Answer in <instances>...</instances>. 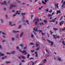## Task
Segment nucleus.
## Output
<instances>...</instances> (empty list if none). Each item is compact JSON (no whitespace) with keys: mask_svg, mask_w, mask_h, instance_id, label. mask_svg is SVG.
<instances>
[{"mask_svg":"<svg viewBox=\"0 0 65 65\" xmlns=\"http://www.w3.org/2000/svg\"><path fill=\"white\" fill-rule=\"evenodd\" d=\"M35 21H36L35 23V25H37V23H38V22H39V19L38 18H35L33 21V22H34Z\"/></svg>","mask_w":65,"mask_h":65,"instance_id":"1","label":"nucleus"},{"mask_svg":"<svg viewBox=\"0 0 65 65\" xmlns=\"http://www.w3.org/2000/svg\"><path fill=\"white\" fill-rule=\"evenodd\" d=\"M19 51H20V52L22 53L23 55H26V54H27V51H26L24 50L23 51H22L21 50H19Z\"/></svg>","mask_w":65,"mask_h":65,"instance_id":"2","label":"nucleus"},{"mask_svg":"<svg viewBox=\"0 0 65 65\" xmlns=\"http://www.w3.org/2000/svg\"><path fill=\"white\" fill-rule=\"evenodd\" d=\"M9 25L10 26H16V24L15 23H14L13 24V22H9Z\"/></svg>","mask_w":65,"mask_h":65,"instance_id":"3","label":"nucleus"},{"mask_svg":"<svg viewBox=\"0 0 65 65\" xmlns=\"http://www.w3.org/2000/svg\"><path fill=\"white\" fill-rule=\"evenodd\" d=\"M0 4H1V5H4V4L6 5H7V3L6 2V1H4L2 3L0 2Z\"/></svg>","mask_w":65,"mask_h":65,"instance_id":"4","label":"nucleus"},{"mask_svg":"<svg viewBox=\"0 0 65 65\" xmlns=\"http://www.w3.org/2000/svg\"><path fill=\"white\" fill-rule=\"evenodd\" d=\"M47 40L49 43H51V44L50 45L51 46H53V44L54 43L53 41H50L48 40Z\"/></svg>","mask_w":65,"mask_h":65,"instance_id":"5","label":"nucleus"},{"mask_svg":"<svg viewBox=\"0 0 65 65\" xmlns=\"http://www.w3.org/2000/svg\"><path fill=\"white\" fill-rule=\"evenodd\" d=\"M21 9H20L19 11H16V12L15 13V14H20V13L19 12H21Z\"/></svg>","mask_w":65,"mask_h":65,"instance_id":"6","label":"nucleus"},{"mask_svg":"<svg viewBox=\"0 0 65 65\" xmlns=\"http://www.w3.org/2000/svg\"><path fill=\"white\" fill-rule=\"evenodd\" d=\"M13 7H16V5H11L10 6V8L11 9V8H12Z\"/></svg>","mask_w":65,"mask_h":65,"instance_id":"7","label":"nucleus"},{"mask_svg":"<svg viewBox=\"0 0 65 65\" xmlns=\"http://www.w3.org/2000/svg\"><path fill=\"white\" fill-rule=\"evenodd\" d=\"M46 62V60L45 59H44L42 61V63H43V64H44L45 62Z\"/></svg>","mask_w":65,"mask_h":65,"instance_id":"8","label":"nucleus"},{"mask_svg":"<svg viewBox=\"0 0 65 65\" xmlns=\"http://www.w3.org/2000/svg\"><path fill=\"white\" fill-rule=\"evenodd\" d=\"M23 32H22L20 34V37H22L23 36Z\"/></svg>","mask_w":65,"mask_h":65,"instance_id":"9","label":"nucleus"},{"mask_svg":"<svg viewBox=\"0 0 65 65\" xmlns=\"http://www.w3.org/2000/svg\"><path fill=\"white\" fill-rule=\"evenodd\" d=\"M34 31H38L37 29L35 27L34 28Z\"/></svg>","mask_w":65,"mask_h":65,"instance_id":"10","label":"nucleus"},{"mask_svg":"<svg viewBox=\"0 0 65 65\" xmlns=\"http://www.w3.org/2000/svg\"><path fill=\"white\" fill-rule=\"evenodd\" d=\"M53 29L55 31H57L58 30V28H54Z\"/></svg>","mask_w":65,"mask_h":65,"instance_id":"11","label":"nucleus"},{"mask_svg":"<svg viewBox=\"0 0 65 65\" xmlns=\"http://www.w3.org/2000/svg\"><path fill=\"white\" fill-rule=\"evenodd\" d=\"M58 5H59V4H55V6H56L57 7V8H59V6H58Z\"/></svg>","mask_w":65,"mask_h":65,"instance_id":"12","label":"nucleus"},{"mask_svg":"<svg viewBox=\"0 0 65 65\" xmlns=\"http://www.w3.org/2000/svg\"><path fill=\"white\" fill-rule=\"evenodd\" d=\"M4 54H2L1 52H0V57H1V56H4Z\"/></svg>","mask_w":65,"mask_h":65,"instance_id":"13","label":"nucleus"},{"mask_svg":"<svg viewBox=\"0 0 65 65\" xmlns=\"http://www.w3.org/2000/svg\"><path fill=\"white\" fill-rule=\"evenodd\" d=\"M19 32V31L18 30H13V33H18V32Z\"/></svg>","mask_w":65,"mask_h":65,"instance_id":"14","label":"nucleus"},{"mask_svg":"<svg viewBox=\"0 0 65 65\" xmlns=\"http://www.w3.org/2000/svg\"><path fill=\"white\" fill-rule=\"evenodd\" d=\"M65 2H64L63 4H62V6H61L62 7H63V6H64V5H65Z\"/></svg>","mask_w":65,"mask_h":65,"instance_id":"15","label":"nucleus"},{"mask_svg":"<svg viewBox=\"0 0 65 65\" xmlns=\"http://www.w3.org/2000/svg\"><path fill=\"white\" fill-rule=\"evenodd\" d=\"M36 43H38L37 44H36V47H38V46L39 45V44H38V43H39V42H36Z\"/></svg>","mask_w":65,"mask_h":65,"instance_id":"16","label":"nucleus"},{"mask_svg":"<svg viewBox=\"0 0 65 65\" xmlns=\"http://www.w3.org/2000/svg\"><path fill=\"white\" fill-rule=\"evenodd\" d=\"M63 23L62 22H61L59 23V25L60 26H62V25H63Z\"/></svg>","mask_w":65,"mask_h":65,"instance_id":"17","label":"nucleus"},{"mask_svg":"<svg viewBox=\"0 0 65 65\" xmlns=\"http://www.w3.org/2000/svg\"><path fill=\"white\" fill-rule=\"evenodd\" d=\"M43 22H45V23H47V20H44Z\"/></svg>","mask_w":65,"mask_h":65,"instance_id":"18","label":"nucleus"},{"mask_svg":"<svg viewBox=\"0 0 65 65\" xmlns=\"http://www.w3.org/2000/svg\"><path fill=\"white\" fill-rule=\"evenodd\" d=\"M1 23H2V24L3 23V19H1Z\"/></svg>","mask_w":65,"mask_h":65,"instance_id":"19","label":"nucleus"},{"mask_svg":"<svg viewBox=\"0 0 65 65\" xmlns=\"http://www.w3.org/2000/svg\"><path fill=\"white\" fill-rule=\"evenodd\" d=\"M48 17H52V15H51V14H48Z\"/></svg>","mask_w":65,"mask_h":65,"instance_id":"20","label":"nucleus"},{"mask_svg":"<svg viewBox=\"0 0 65 65\" xmlns=\"http://www.w3.org/2000/svg\"><path fill=\"white\" fill-rule=\"evenodd\" d=\"M62 43H63V45H65V42H64V41H62Z\"/></svg>","mask_w":65,"mask_h":65,"instance_id":"21","label":"nucleus"},{"mask_svg":"<svg viewBox=\"0 0 65 65\" xmlns=\"http://www.w3.org/2000/svg\"><path fill=\"white\" fill-rule=\"evenodd\" d=\"M21 57L23 59H25V57L23 56H21Z\"/></svg>","mask_w":65,"mask_h":65,"instance_id":"22","label":"nucleus"},{"mask_svg":"<svg viewBox=\"0 0 65 65\" xmlns=\"http://www.w3.org/2000/svg\"><path fill=\"white\" fill-rule=\"evenodd\" d=\"M15 53V51H12L11 52V53L12 54H14Z\"/></svg>","mask_w":65,"mask_h":65,"instance_id":"23","label":"nucleus"},{"mask_svg":"<svg viewBox=\"0 0 65 65\" xmlns=\"http://www.w3.org/2000/svg\"><path fill=\"white\" fill-rule=\"evenodd\" d=\"M40 25H44V24H43V23L42 22L41 23H40Z\"/></svg>","mask_w":65,"mask_h":65,"instance_id":"24","label":"nucleus"},{"mask_svg":"<svg viewBox=\"0 0 65 65\" xmlns=\"http://www.w3.org/2000/svg\"><path fill=\"white\" fill-rule=\"evenodd\" d=\"M29 21L28 20H26V21H25V22H27V24H29V22H28Z\"/></svg>","mask_w":65,"mask_h":65,"instance_id":"25","label":"nucleus"},{"mask_svg":"<svg viewBox=\"0 0 65 65\" xmlns=\"http://www.w3.org/2000/svg\"><path fill=\"white\" fill-rule=\"evenodd\" d=\"M30 56V54H28V55H27V58H29Z\"/></svg>","mask_w":65,"mask_h":65,"instance_id":"26","label":"nucleus"},{"mask_svg":"<svg viewBox=\"0 0 65 65\" xmlns=\"http://www.w3.org/2000/svg\"><path fill=\"white\" fill-rule=\"evenodd\" d=\"M58 60L59 61H62V60H61V59L60 58H58Z\"/></svg>","mask_w":65,"mask_h":65,"instance_id":"27","label":"nucleus"},{"mask_svg":"<svg viewBox=\"0 0 65 65\" xmlns=\"http://www.w3.org/2000/svg\"><path fill=\"white\" fill-rule=\"evenodd\" d=\"M42 3L44 4H46L44 2H43V1H42Z\"/></svg>","mask_w":65,"mask_h":65,"instance_id":"28","label":"nucleus"},{"mask_svg":"<svg viewBox=\"0 0 65 65\" xmlns=\"http://www.w3.org/2000/svg\"><path fill=\"white\" fill-rule=\"evenodd\" d=\"M42 7H43L42 6H41V7H39V10H41V8H42Z\"/></svg>","mask_w":65,"mask_h":65,"instance_id":"29","label":"nucleus"},{"mask_svg":"<svg viewBox=\"0 0 65 65\" xmlns=\"http://www.w3.org/2000/svg\"><path fill=\"white\" fill-rule=\"evenodd\" d=\"M26 14V13H21V14L22 15H25V14Z\"/></svg>","mask_w":65,"mask_h":65,"instance_id":"30","label":"nucleus"},{"mask_svg":"<svg viewBox=\"0 0 65 65\" xmlns=\"http://www.w3.org/2000/svg\"><path fill=\"white\" fill-rule=\"evenodd\" d=\"M52 12V10H51L50 11H49V12H50V13H51Z\"/></svg>","mask_w":65,"mask_h":65,"instance_id":"31","label":"nucleus"},{"mask_svg":"<svg viewBox=\"0 0 65 65\" xmlns=\"http://www.w3.org/2000/svg\"><path fill=\"white\" fill-rule=\"evenodd\" d=\"M31 37L33 38V37H34V36L33 34H31Z\"/></svg>","mask_w":65,"mask_h":65,"instance_id":"32","label":"nucleus"},{"mask_svg":"<svg viewBox=\"0 0 65 65\" xmlns=\"http://www.w3.org/2000/svg\"><path fill=\"white\" fill-rule=\"evenodd\" d=\"M57 12L58 13H61V11H60L58 10L57 11Z\"/></svg>","mask_w":65,"mask_h":65,"instance_id":"33","label":"nucleus"},{"mask_svg":"<svg viewBox=\"0 0 65 65\" xmlns=\"http://www.w3.org/2000/svg\"><path fill=\"white\" fill-rule=\"evenodd\" d=\"M7 56H5L4 57H3L2 58V59H5V58H6Z\"/></svg>","mask_w":65,"mask_h":65,"instance_id":"34","label":"nucleus"},{"mask_svg":"<svg viewBox=\"0 0 65 65\" xmlns=\"http://www.w3.org/2000/svg\"><path fill=\"white\" fill-rule=\"evenodd\" d=\"M12 40H14V38H11Z\"/></svg>","mask_w":65,"mask_h":65,"instance_id":"35","label":"nucleus"},{"mask_svg":"<svg viewBox=\"0 0 65 65\" xmlns=\"http://www.w3.org/2000/svg\"><path fill=\"white\" fill-rule=\"evenodd\" d=\"M45 11H47V12H48V9H46L45 10Z\"/></svg>","mask_w":65,"mask_h":65,"instance_id":"36","label":"nucleus"},{"mask_svg":"<svg viewBox=\"0 0 65 65\" xmlns=\"http://www.w3.org/2000/svg\"><path fill=\"white\" fill-rule=\"evenodd\" d=\"M20 46H21V47H22L23 46V45H22V44H20Z\"/></svg>","mask_w":65,"mask_h":65,"instance_id":"37","label":"nucleus"},{"mask_svg":"<svg viewBox=\"0 0 65 65\" xmlns=\"http://www.w3.org/2000/svg\"><path fill=\"white\" fill-rule=\"evenodd\" d=\"M30 45H31H31H33V44H34V43H31L29 44Z\"/></svg>","mask_w":65,"mask_h":65,"instance_id":"38","label":"nucleus"},{"mask_svg":"<svg viewBox=\"0 0 65 65\" xmlns=\"http://www.w3.org/2000/svg\"><path fill=\"white\" fill-rule=\"evenodd\" d=\"M35 51H34V50H32L31 51V52L32 53H33V52H34Z\"/></svg>","mask_w":65,"mask_h":65,"instance_id":"39","label":"nucleus"},{"mask_svg":"<svg viewBox=\"0 0 65 65\" xmlns=\"http://www.w3.org/2000/svg\"><path fill=\"white\" fill-rule=\"evenodd\" d=\"M39 31H40V32H42L43 31V30H39Z\"/></svg>","mask_w":65,"mask_h":65,"instance_id":"40","label":"nucleus"},{"mask_svg":"<svg viewBox=\"0 0 65 65\" xmlns=\"http://www.w3.org/2000/svg\"><path fill=\"white\" fill-rule=\"evenodd\" d=\"M16 37V38H18L19 37V35H17Z\"/></svg>","mask_w":65,"mask_h":65,"instance_id":"41","label":"nucleus"},{"mask_svg":"<svg viewBox=\"0 0 65 65\" xmlns=\"http://www.w3.org/2000/svg\"><path fill=\"white\" fill-rule=\"evenodd\" d=\"M62 29V31H64L65 30V27H64Z\"/></svg>","mask_w":65,"mask_h":65,"instance_id":"42","label":"nucleus"},{"mask_svg":"<svg viewBox=\"0 0 65 65\" xmlns=\"http://www.w3.org/2000/svg\"><path fill=\"white\" fill-rule=\"evenodd\" d=\"M21 25H20L19 26V28H21Z\"/></svg>","mask_w":65,"mask_h":65,"instance_id":"43","label":"nucleus"},{"mask_svg":"<svg viewBox=\"0 0 65 65\" xmlns=\"http://www.w3.org/2000/svg\"><path fill=\"white\" fill-rule=\"evenodd\" d=\"M39 49V47L38 48H37V49H36V51H38V50Z\"/></svg>","mask_w":65,"mask_h":65,"instance_id":"44","label":"nucleus"},{"mask_svg":"<svg viewBox=\"0 0 65 65\" xmlns=\"http://www.w3.org/2000/svg\"><path fill=\"white\" fill-rule=\"evenodd\" d=\"M7 54H11V53L8 52L7 53Z\"/></svg>","mask_w":65,"mask_h":65,"instance_id":"45","label":"nucleus"},{"mask_svg":"<svg viewBox=\"0 0 65 65\" xmlns=\"http://www.w3.org/2000/svg\"><path fill=\"white\" fill-rule=\"evenodd\" d=\"M35 57H38V55H37V54H36Z\"/></svg>","mask_w":65,"mask_h":65,"instance_id":"46","label":"nucleus"},{"mask_svg":"<svg viewBox=\"0 0 65 65\" xmlns=\"http://www.w3.org/2000/svg\"><path fill=\"white\" fill-rule=\"evenodd\" d=\"M8 16V15H5V17H6V19H7V18Z\"/></svg>","mask_w":65,"mask_h":65,"instance_id":"47","label":"nucleus"},{"mask_svg":"<svg viewBox=\"0 0 65 65\" xmlns=\"http://www.w3.org/2000/svg\"><path fill=\"white\" fill-rule=\"evenodd\" d=\"M4 10H5V11L6 10V8H5V7L4 8Z\"/></svg>","mask_w":65,"mask_h":65,"instance_id":"48","label":"nucleus"},{"mask_svg":"<svg viewBox=\"0 0 65 65\" xmlns=\"http://www.w3.org/2000/svg\"><path fill=\"white\" fill-rule=\"evenodd\" d=\"M44 1L45 2H47V1H48V0H45Z\"/></svg>","mask_w":65,"mask_h":65,"instance_id":"49","label":"nucleus"},{"mask_svg":"<svg viewBox=\"0 0 65 65\" xmlns=\"http://www.w3.org/2000/svg\"><path fill=\"white\" fill-rule=\"evenodd\" d=\"M22 62H25V61H24V60H21Z\"/></svg>","mask_w":65,"mask_h":65,"instance_id":"50","label":"nucleus"},{"mask_svg":"<svg viewBox=\"0 0 65 65\" xmlns=\"http://www.w3.org/2000/svg\"><path fill=\"white\" fill-rule=\"evenodd\" d=\"M2 34H3V35H5V33L4 32H2Z\"/></svg>","mask_w":65,"mask_h":65,"instance_id":"51","label":"nucleus"},{"mask_svg":"<svg viewBox=\"0 0 65 65\" xmlns=\"http://www.w3.org/2000/svg\"><path fill=\"white\" fill-rule=\"evenodd\" d=\"M53 37H54L55 38H56V36H55V35H53Z\"/></svg>","mask_w":65,"mask_h":65,"instance_id":"52","label":"nucleus"},{"mask_svg":"<svg viewBox=\"0 0 65 65\" xmlns=\"http://www.w3.org/2000/svg\"><path fill=\"white\" fill-rule=\"evenodd\" d=\"M38 0H35V2H37V1H38Z\"/></svg>","mask_w":65,"mask_h":65,"instance_id":"53","label":"nucleus"},{"mask_svg":"<svg viewBox=\"0 0 65 65\" xmlns=\"http://www.w3.org/2000/svg\"><path fill=\"white\" fill-rule=\"evenodd\" d=\"M50 32H51V34H52V33H53V32H52V31H50Z\"/></svg>","mask_w":65,"mask_h":65,"instance_id":"54","label":"nucleus"},{"mask_svg":"<svg viewBox=\"0 0 65 65\" xmlns=\"http://www.w3.org/2000/svg\"><path fill=\"white\" fill-rule=\"evenodd\" d=\"M6 63H9V61H6Z\"/></svg>","mask_w":65,"mask_h":65,"instance_id":"55","label":"nucleus"},{"mask_svg":"<svg viewBox=\"0 0 65 65\" xmlns=\"http://www.w3.org/2000/svg\"><path fill=\"white\" fill-rule=\"evenodd\" d=\"M41 34H42V35H44V34L43 33V32H42L41 33Z\"/></svg>","mask_w":65,"mask_h":65,"instance_id":"56","label":"nucleus"},{"mask_svg":"<svg viewBox=\"0 0 65 65\" xmlns=\"http://www.w3.org/2000/svg\"><path fill=\"white\" fill-rule=\"evenodd\" d=\"M16 48L17 49H18V50L19 49V47H17Z\"/></svg>","mask_w":65,"mask_h":65,"instance_id":"57","label":"nucleus"},{"mask_svg":"<svg viewBox=\"0 0 65 65\" xmlns=\"http://www.w3.org/2000/svg\"><path fill=\"white\" fill-rule=\"evenodd\" d=\"M34 17V16L33 15H32L31 16V18H32L33 17Z\"/></svg>","mask_w":65,"mask_h":65,"instance_id":"58","label":"nucleus"},{"mask_svg":"<svg viewBox=\"0 0 65 65\" xmlns=\"http://www.w3.org/2000/svg\"><path fill=\"white\" fill-rule=\"evenodd\" d=\"M48 54H52V53H51V52H48Z\"/></svg>","mask_w":65,"mask_h":65,"instance_id":"59","label":"nucleus"},{"mask_svg":"<svg viewBox=\"0 0 65 65\" xmlns=\"http://www.w3.org/2000/svg\"><path fill=\"white\" fill-rule=\"evenodd\" d=\"M12 12H15V11L14 10H12Z\"/></svg>","mask_w":65,"mask_h":65,"instance_id":"60","label":"nucleus"},{"mask_svg":"<svg viewBox=\"0 0 65 65\" xmlns=\"http://www.w3.org/2000/svg\"><path fill=\"white\" fill-rule=\"evenodd\" d=\"M16 15H15V14H14L13 15V16L14 17V16H15Z\"/></svg>","mask_w":65,"mask_h":65,"instance_id":"61","label":"nucleus"},{"mask_svg":"<svg viewBox=\"0 0 65 65\" xmlns=\"http://www.w3.org/2000/svg\"><path fill=\"white\" fill-rule=\"evenodd\" d=\"M60 32H62V31H63V30H62V29H60Z\"/></svg>","mask_w":65,"mask_h":65,"instance_id":"62","label":"nucleus"},{"mask_svg":"<svg viewBox=\"0 0 65 65\" xmlns=\"http://www.w3.org/2000/svg\"><path fill=\"white\" fill-rule=\"evenodd\" d=\"M30 59H33V58L31 57L30 58Z\"/></svg>","mask_w":65,"mask_h":65,"instance_id":"63","label":"nucleus"},{"mask_svg":"<svg viewBox=\"0 0 65 65\" xmlns=\"http://www.w3.org/2000/svg\"><path fill=\"white\" fill-rule=\"evenodd\" d=\"M34 62H33L32 65H34Z\"/></svg>","mask_w":65,"mask_h":65,"instance_id":"64","label":"nucleus"}]
</instances>
